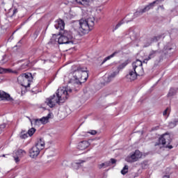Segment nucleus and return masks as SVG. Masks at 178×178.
<instances>
[{
	"instance_id": "nucleus-1",
	"label": "nucleus",
	"mask_w": 178,
	"mask_h": 178,
	"mask_svg": "<svg viewBox=\"0 0 178 178\" xmlns=\"http://www.w3.org/2000/svg\"><path fill=\"white\" fill-rule=\"evenodd\" d=\"M72 89H69L67 88H59L58 89L56 96L54 95L49 98L46 99V104L49 106V108H54L56 104H63L69 98V93L72 92Z\"/></svg>"
},
{
	"instance_id": "nucleus-2",
	"label": "nucleus",
	"mask_w": 178,
	"mask_h": 178,
	"mask_svg": "<svg viewBox=\"0 0 178 178\" xmlns=\"http://www.w3.org/2000/svg\"><path fill=\"white\" fill-rule=\"evenodd\" d=\"M74 78L69 81V84H74V86H79L82 83H86L88 79V72L87 68L78 67L73 72Z\"/></svg>"
},
{
	"instance_id": "nucleus-3",
	"label": "nucleus",
	"mask_w": 178,
	"mask_h": 178,
	"mask_svg": "<svg viewBox=\"0 0 178 178\" xmlns=\"http://www.w3.org/2000/svg\"><path fill=\"white\" fill-rule=\"evenodd\" d=\"M79 31L81 33V35H84V34H88L92 30L95 24V18L94 17H89L88 18H82L79 21Z\"/></svg>"
},
{
	"instance_id": "nucleus-4",
	"label": "nucleus",
	"mask_w": 178,
	"mask_h": 178,
	"mask_svg": "<svg viewBox=\"0 0 178 178\" xmlns=\"http://www.w3.org/2000/svg\"><path fill=\"white\" fill-rule=\"evenodd\" d=\"M44 148H45V142H44V139L40 138L35 145L29 149V156L37 158L40 155V151Z\"/></svg>"
},
{
	"instance_id": "nucleus-5",
	"label": "nucleus",
	"mask_w": 178,
	"mask_h": 178,
	"mask_svg": "<svg viewBox=\"0 0 178 178\" xmlns=\"http://www.w3.org/2000/svg\"><path fill=\"white\" fill-rule=\"evenodd\" d=\"M60 35L58 39V44H74V38L70 31H64L63 33L60 32Z\"/></svg>"
},
{
	"instance_id": "nucleus-6",
	"label": "nucleus",
	"mask_w": 178,
	"mask_h": 178,
	"mask_svg": "<svg viewBox=\"0 0 178 178\" xmlns=\"http://www.w3.org/2000/svg\"><path fill=\"white\" fill-rule=\"evenodd\" d=\"M172 143V138H170V135L169 134H163L159 138L158 142H156L154 145H163L165 148H169V149H172L173 146L169 145Z\"/></svg>"
},
{
	"instance_id": "nucleus-7",
	"label": "nucleus",
	"mask_w": 178,
	"mask_h": 178,
	"mask_svg": "<svg viewBox=\"0 0 178 178\" xmlns=\"http://www.w3.org/2000/svg\"><path fill=\"white\" fill-rule=\"evenodd\" d=\"M33 80V75L31 74H22L17 78V81L22 87H30L31 81Z\"/></svg>"
},
{
	"instance_id": "nucleus-8",
	"label": "nucleus",
	"mask_w": 178,
	"mask_h": 178,
	"mask_svg": "<svg viewBox=\"0 0 178 178\" xmlns=\"http://www.w3.org/2000/svg\"><path fill=\"white\" fill-rule=\"evenodd\" d=\"M143 156V154L140 152V150H136L134 153H132L130 156H128L125 161L127 162H129L133 163V162H137Z\"/></svg>"
},
{
	"instance_id": "nucleus-9",
	"label": "nucleus",
	"mask_w": 178,
	"mask_h": 178,
	"mask_svg": "<svg viewBox=\"0 0 178 178\" xmlns=\"http://www.w3.org/2000/svg\"><path fill=\"white\" fill-rule=\"evenodd\" d=\"M163 37V35H159L157 36H154L153 38H150L147 40V42L145 44V47L147 48V47H149L152 42H157V41H159L161 38Z\"/></svg>"
},
{
	"instance_id": "nucleus-10",
	"label": "nucleus",
	"mask_w": 178,
	"mask_h": 178,
	"mask_svg": "<svg viewBox=\"0 0 178 178\" xmlns=\"http://www.w3.org/2000/svg\"><path fill=\"white\" fill-rule=\"evenodd\" d=\"M24 154H26V152L23 149H18L17 152H15L14 153L13 158H14V161H15L16 163H17V162L20 161L19 158H22V156H23V155H24Z\"/></svg>"
},
{
	"instance_id": "nucleus-11",
	"label": "nucleus",
	"mask_w": 178,
	"mask_h": 178,
	"mask_svg": "<svg viewBox=\"0 0 178 178\" xmlns=\"http://www.w3.org/2000/svg\"><path fill=\"white\" fill-rule=\"evenodd\" d=\"M54 27L56 30H60V31H63L65 30V22L62 19H58L56 21Z\"/></svg>"
},
{
	"instance_id": "nucleus-12",
	"label": "nucleus",
	"mask_w": 178,
	"mask_h": 178,
	"mask_svg": "<svg viewBox=\"0 0 178 178\" xmlns=\"http://www.w3.org/2000/svg\"><path fill=\"white\" fill-rule=\"evenodd\" d=\"M158 45V49L156 50H152L150 51L149 56H148V59H152V58H155L158 54H162V49L159 48V43L157 44Z\"/></svg>"
},
{
	"instance_id": "nucleus-13",
	"label": "nucleus",
	"mask_w": 178,
	"mask_h": 178,
	"mask_svg": "<svg viewBox=\"0 0 178 178\" xmlns=\"http://www.w3.org/2000/svg\"><path fill=\"white\" fill-rule=\"evenodd\" d=\"M88 147H90V143L87 140L81 141L78 144V149H80L81 151H84V149H86Z\"/></svg>"
},
{
	"instance_id": "nucleus-14",
	"label": "nucleus",
	"mask_w": 178,
	"mask_h": 178,
	"mask_svg": "<svg viewBox=\"0 0 178 178\" xmlns=\"http://www.w3.org/2000/svg\"><path fill=\"white\" fill-rule=\"evenodd\" d=\"M137 76H138L137 73L134 70H131L129 74L127 75V79L130 80V81H134V80L137 79Z\"/></svg>"
},
{
	"instance_id": "nucleus-15",
	"label": "nucleus",
	"mask_w": 178,
	"mask_h": 178,
	"mask_svg": "<svg viewBox=\"0 0 178 178\" xmlns=\"http://www.w3.org/2000/svg\"><path fill=\"white\" fill-rule=\"evenodd\" d=\"M149 7H148V6H145L143 9L139 10V11H136L134 14V19H136V17H138V16H141V15H143V13H145V12H148V10H149Z\"/></svg>"
},
{
	"instance_id": "nucleus-16",
	"label": "nucleus",
	"mask_w": 178,
	"mask_h": 178,
	"mask_svg": "<svg viewBox=\"0 0 178 178\" xmlns=\"http://www.w3.org/2000/svg\"><path fill=\"white\" fill-rule=\"evenodd\" d=\"M78 5H83V6H90L92 3V0H75Z\"/></svg>"
},
{
	"instance_id": "nucleus-17",
	"label": "nucleus",
	"mask_w": 178,
	"mask_h": 178,
	"mask_svg": "<svg viewBox=\"0 0 178 178\" xmlns=\"http://www.w3.org/2000/svg\"><path fill=\"white\" fill-rule=\"evenodd\" d=\"M5 73H14L17 74V70H12L10 68H3L0 67V74H3Z\"/></svg>"
},
{
	"instance_id": "nucleus-18",
	"label": "nucleus",
	"mask_w": 178,
	"mask_h": 178,
	"mask_svg": "<svg viewBox=\"0 0 178 178\" xmlns=\"http://www.w3.org/2000/svg\"><path fill=\"white\" fill-rule=\"evenodd\" d=\"M0 98L2 99H6L7 101H12L10 95L3 91H0Z\"/></svg>"
},
{
	"instance_id": "nucleus-19",
	"label": "nucleus",
	"mask_w": 178,
	"mask_h": 178,
	"mask_svg": "<svg viewBox=\"0 0 178 178\" xmlns=\"http://www.w3.org/2000/svg\"><path fill=\"white\" fill-rule=\"evenodd\" d=\"M132 70L135 71L138 76H144V68L143 67L132 68Z\"/></svg>"
},
{
	"instance_id": "nucleus-20",
	"label": "nucleus",
	"mask_w": 178,
	"mask_h": 178,
	"mask_svg": "<svg viewBox=\"0 0 178 178\" xmlns=\"http://www.w3.org/2000/svg\"><path fill=\"white\" fill-rule=\"evenodd\" d=\"M133 69L137 67H143V62L140 60H136L135 62L132 63Z\"/></svg>"
},
{
	"instance_id": "nucleus-21",
	"label": "nucleus",
	"mask_w": 178,
	"mask_h": 178,
	"mask_svg": "<svg viewBox=\"0 0 178 178\" xmlns=\"http://www.w3.org/2000/svg\"><path fill=\"white\" fill-rule=\"evenodd\" d=\"M116 76H118V72H114L111 73L107 77V80L106 81V83H111V81H112V80L114 79L115 77H116Z\"/></svg>"
},
{
	"instance_id": "nucleus-22",
	"label": "nucleus",
	"mask_w": 178,
	"mask_h": 178,
	"mask_svg": "<svg viewBox=\"0 0 178 178\" xmlns=\"http://www.w3.org/2000/svg\"><path fill=\"white\" fill-rule=\"evenodd\" d=\"M178 123V118H175L172 121L170 122L168 124V127L170 129H173V127H176Z\"/></svg>"
},
{
	"instance_id": "nucleus-23",
	"label": "nucleus",
	"mask_w": 178,
	"mask_h": 178,
	"mask_svg": "<svg viewBox=\"0 0 178 178\" xmlns=\"http://www.w3.org/2000/svg\"><path fill=\"white\" fill-rule=\"evenodd\" d=\"M49 119H51V113H49L46 117L40 118L41 124H47V122H48V120H49Z\"/></svg>"
},
{
	"instance_id": "nucleus-24",
	"label": "nucleus",
	"mask_w": 178,
	"mask_h": 178,
	"mask_svg": "<svg viewBox=\"0 0 178 178\" xmlns=\"http://www.w3.org/2000/svg\"><path fill=\"white\" fill-rule=\"evenodd\" d=\"M163 1H165V0H156V1H153L152 3H150L147 6L149 7V9H152V8H154V5H155V3L156 5H159V3H162V2H163Z\"/></svg>"
},
{
	"instance_id": "nucleus-25",
	"label": "nucleus",
	"mask_w": 178,
	"mask_h": 178,
	"mask_svg": "<svg viewBox=\"0 0 178 178\" xmlns=\"http://www.w3.org/2000/svg\"><path fill=\"white\" fill-rule=\"evenodd\" d=\"M177 92V90L175 88H171L168 94V97H173L174 95H176Z\"/></svg>"
},
{
	"instance_id": "nucleus-26",
	"label": "nucleus",
	"mask_w": 178,
	"mask_h": 178,
	"mask_svg": "<svg viewBox=\"0 0 178 178\" xmlns=\"http://www.w3.org/2000/svg\"><path fill=\"white\" fill-rule=\"evenodd\" d=\"M116 54H118L117 51H115V52L113 53L111 55H110V56L106 57V58L104 59V60H103V62H102V64L105 63V62H106V60H109V59L113 58V56H116Z\"/></svg>"
},
{
	"instance_id": "nucleus-27",
	"label": "nucleus",
	"mask_w": 178,
	"mask_h": 178,
	"mask_svg": "<svg viewBox=\"0 0 178 178\" xmlns=\"http://www.w3.org/2000/svg\"><path fill=\"white\" fill-rule=\"evenodd\" d=\"M29 61L26 60L25 63L21 65V67L17 69V70L19 71V70H23L24 69H27V67H29Z\"/></svg>"
},
{
	"instance_id": "nucleus-28",
	"label": "nucleus",
	"mask_w": 178,
	"mask_h": 178,
	"mask_svg": "<svg viewBox=\"0 0 178 178\" xmlns=\"http://www.w3.org/2000/svg\"><path fill=\"white\" fill-rule=\"evenodd\" d=\"M111 165V162L102 163L98 165L99 169H102V168H108Z\"/></svg>"
},
{
	"instance_id": "nucleus-29",
	"label": "nucleus",
	"mask_w": 178,
	"mask_h": 178,
	"mask_svg": "<svg viewBox=\"0 0 178 178\" xmlns=\"http://www.w3.org/2000/svg\"><path fill=\"white\" fill-rule=\"evenodd\" d=\"M124 24V19L121 20L120 22L118 23V24L115 26V28L113 29V31H115V30H118L119 27H120V26H122V24Z\"/></svg>"
},
{
	"instance_id": "nucleus-30",
	"label": "nucleus",
	"mask_w": 178,
	"mask_h": 178,
	"mask_svg": "<svg viewBox=\"0 0 178 178\" xmlns=\"http://www.w3.org/2000/svg\"><path fill=\"white\" fill-rule=\"evenodd\" d=\"M129 172V166L125 165L123 169L121 170L122 175H126Z\"/></svg>"
},
{
	"instance_id": "nucleus-31",
	"label": "nucleus",
	"mask_w": 178,
	"mask_h": 178,
	"mask_svg": "<svg viewBox=\"0 0 178 178\" xmlns=\"http://www.w3.org/2000/svg\"><path fill=\"white\" fill-rule=\"evenodd\" d=\"M170 113V108L168 107L163 112V116H166V115H168V116H169V114Z\"/></svg>"
},
{
	"instance_id": "nucleus-32",
	"label": "nucleus",
	"mask_w": 178,
	"mask_h": 178,
	"mask_svg": "<svg viewBox=\"0 0 178 178\" xmlns=\"http://www.w3.org/2000/svg\"><path fill=\"white\" fill-rule=\"evenodd\" d=\"M34 133H35V128H31V129L28 131V134H29V136H30V137H31V136H33V134H34Z\"/></svg>"
},
{
	"instance_id": "nucleus-33",
	"label": "nucleus",
	"mask_w": 178,
	"mask_h": 178,
	"mask_svg": "<svg viewBox=\"0 0 178 178\" xmlns=\"http://www.w3.org/2000/svg\"><path fill=\"white\" fill-rule=\"evenodd\" d=\"M20 138H27V133L26 131H22L19 135Z\"/></svg>"
},
{
	"instance_id": "nucleus-34",
	"label": "nucleus",
	"mask_w": 178,
	"mask_h": 178,
	"mask_svg": "<svg viewBox=\"0 0 178 178\" xmlns=\"http://www.w3.org/2000/svg\"><path fill=\"white\" fill-rule=\"evenodd\" d=\"M172 49H173V47H170V44L164 47V51H172Z\"/></svg>"
},
{
	"instance_id": "nucleus-35",
	"label": "nucleus",
	"mask_w": 178,
	"mask_h": 178,
	"mask_svg": "<svg viewBox=\"0 0 178 178\" xmlns=\"http://www.w3.org/2000/svg\"><path fill=\"white\" fill-rule=\"evenodd\" d=\"M34 122H35V124H36V126H40V124H42L40 119H35Z\"/></svg>"
},
{
	"instance_id": "nucleus-36",
	"label": "nucleus",
	"mask_w": 178,
	"mask_h": 178,
	"mask_svg": "<svg viewBox=\"0 0 178 178\" xmlns=\"http://www.w3.org/2000/svg\"><path fill=\"white\" fill-rule=\"evenodd\" d=\"M6 127V125H5L4 124H0V134L2 131V130H3V129H5Z\"/></svg>"
},
{
	"instance_id": "nucleus-37",
	"label": "nucleus",
	"mask_w": 178,
	"mask_h": 178,
	"mask_svg": "<svg viewBox=\"0 0 178 178\" xmlns=\"http://www.w3.org/2000/svg\"><path fill=\"white\" fill-rule=\"evenodd\" d=\"M90 134H91L92 136H95V134H97V131L95 130H92L91 131L88 132Z\"/></svg>"
},
{
	"instance_id": "nucleus-38",
	"label": "nucleus",
	"mask_w": 178,
	"mask_h": 178,
	"mask_svg": "<svg viewBox=\"0 0 178 178\" xmlns=\"http://www.w3.org/2000/svg\"><path fill=\"white\" fill-rule=\"evenodd\" d=\"M76 165H81V163H84V161L83 160H79L76 162Z\"/></svg>"
},
{
	"instance_id": "nucleus-39",
	"label": "nucleus",
	"mask_w": 178,
	"mask_h": 178,
	"mask_svg": "<svg viewBox=\"0 0 178 178\" xmlns=\"http://www.w3.org/2000/svg\"><path fill=\"white\" fill-rule=\"evenodd\" d=\"M159 8H161V10H165V7H163V5L159 6L157 8V10H159Z\"/></svg>"
},
{
	"instance_id": "nucleus-40",
	"label": "nucleus",
	"mask_w": 178,
	"mask_h": 178,
	"mask_svg": "<svg viewBox=\"0 0 178 178\" xmlns=\"http://www.w3.org/2000/svg\"><path fill=\"white\" fill-rule=\"evenodd\" d=\"M111 162L113 165L114 163H116V159H111Z\"/></svg>"
},
{
	"instance_id": "nucleus-41",
	"label": "nucleus",
	"mask_w": 178,
	"mask_h": 178,
	"mask_svg": "<svg viewBox=\"0 0 178 178\" xmlns=\"http://www.w3.org/2000/svg\"><path fill=\"white\" fill-rule=\"evenodd\" d=\"M150 59H148V57L146 58V59H145L144 60H143V63H147V62H148V60H149Z\"/></svg>"
},
{
	"instance_id": "nucleus-42",
	"label": "nucleus",
	"mask_w": 178,
	"mask_h": 178,
	"mask_svg": "<svg viewBox=\"0 0 178 178\" xmlns=\"http://www.w3.org/2000/svg\"><path fill=\"white\" fill-rule=\"evenodd\" d=\"M22 45V40H19L17 43V47H20Z\"/></svg>"
},
{
	"instance_id": "nucleus-43",
	"label": "nucleus",
	"mask_w": 178,
	"mask_h": 178,
	"mask_svg": "<svg viewBox=\"0 0 178 178\" xmlns=\"http://www.w3.org/2000/svg\"><path fill=\"white\" fill-rule=\"evenodd\" d=\"M17 12V9L15 8L13 10V15H16V13Z\"/></svg>"
},
{
	"instance_id": "nucleus-44",
	"label": "nucleus",
	"mask_w": 178,
	"mask_h": 178,
	"mask_svg": "<svg viewBox=\"0 0 178 178\" xmlns=\"http://www.w3.org/2000/svg\"><path fill=\"white\" fill-rule=\"evenodd\" d=\"M134 18H131V19H129V20H127V23H129V22H133V19H134Z\"/></svg>"
},
{
	"instance_id": "nucleus-45",
	"label": "nucleus",
	"mask_w": 178,
	"mask_h": 178,
	"mask_svg": "<svg viewBox=\"0 0 178 178\" xmlns=\"http://www.w3.org/2000/svg\"><path fill=\"white\" fill-rule=\"evenodd\" d=\"M163 178H170L169 175H164Z\"/></svg>"
},
{
	"instance_id": "nucleus-46",
	"label": "nucleus",
	"mask_w": 178,
	"mask_h": 178,
	"mask_svg": "<svg viewBox=\"0 0 178 178\" xmlns=\"http://www.w3.org/2000/svg\"><path fill=\"white\" fill-rule=\"evenodd\" d=\"M27 118H28V119L30 120L31 124H33V121H31V119L29 117H27Z\"/></svg>"
},
{
	"instance_id": "nucleus-47",
	"label": "nucleus",
	"mask_w": 178,
	"mask_h": 178,
	"mask_svg": "<svg viewBox=\"0 0 178 178\" xmlns=\"http://www.w3.org/2000/svg\"><path fill=\"white\" fill-rule=\"evenodd\" d=\"M1 156H3V158H5V156H6V154H3Z\"/></svg>"
},
{
	"instance_id": "nucleus-48",
	"label": "nucleus",
	"mask_w": 178,
	"mask_h": 178,
	"mask_svg": "<svg viewBox=\"0 0 178 178\" xmlns=\"http://www.w3.org/2000/svg\"><path fill=\"white\" fill-rule=\"evenodd\" d=\"M3 59H5V56L3 57Z\"/></svg>"
}]
</instances>
